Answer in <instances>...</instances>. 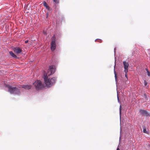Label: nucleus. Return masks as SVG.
<instances>
[{
	"label": "nucleus",
	"instance_id": "obj_12",
	"mask_svg": "<svg viewBox=\"0 0 150 150\" xmlns=\"http://www.w3.org/2000/svg\"><path fill=\"white\" fill-rule=\"evenodd\" d=\"M32 86L31 85H23L22 88L26 89H30L31 88Z\"/></svg>",
	"mask_w": 150,
	"mask_h": 150
},
{
	"label": "nucleus",
	"instance_id": "obj_21",
	"mask_svg": "<svg viewBox=\"0 0 150 150\" xmlns=\"http://www.w3.org/2000/svg\"><path fill=\"white\" fill-rule=\"evenodd\" d=\"M97 40H98V41H99L100 42H102V40L101 39H96L95 40V41H97Z\"/></svg>",
	"mask_w": 150,
	"mask_h": 150
},
{
	"label": "nucleus",
	"instance_id": "obj_6",
	"mask_svg": "<svg viewBox=\"0 0 150 150\" xmlns=\"http://www.w3.org/2000/svg\"><path fill=\"white\" fill-rule=\"evenodd\" d=\"M12 48L14 52L16 54H18L22 53L23 51L21 47H13Z\"/></svg>",
	"mask_w": 150,
	"mask_h": 150
},
{
	"label": "nucleus",
	"instance_id": "obj_1",
	"mask_svg": "<svg viewBox=\"0 0 150 150\" xmlns=\"http://www.w3.org/2000/svg\"><path fill=\"white\" fill-rule=\"evenodd\" d=\"M51 62L53 64L49 67L48 69L46 71H43L42 77L44 81V83L46 86L50 87L53 85L56 81L57 77H53L48 78V76L53 74L56 71V68L55 65H56L58 62L56 57H52Z\"/></svg>",
	"mask_w": 150,
	"mask_h": 150
},
{
	"label": "nucleus",
	"instance_id": "obj_28",
	"mask_svg": "<svg viewBox=\"0 0 150 150\" xmlns=\"http://www.w3.org/2000/svg\"><path fill=\"white\" fill-rule=\"evenodd\" d=\"M48 14L47 13V14H46V18H47V17H48Z\"/></svg>",
	"mask_w": 150,
	"mask_h": 150
},
{
	"label": "nucleus",
	"instance_id": "obj_24",
	"mask_svg": "<svg viewBox=\"0 0 150 150\" xmlns=\"http://www.w3.org/2000/svg\"><path fill=\"white\" fill-rule=\"evenodd\" d=\"M14 57L15 58H17V59H20V58H21V57Z\"/></svg>",
	"mask_w": 150,
	"mask_h": 150
},
{
	"label": "nucleus",
	"instance_id": "obj_9",
	"mask_svg": "<svg viewBox=\"0 0 150 150\" xmlns=\"http://www.w3.org/2000/svg\"><path fill=\"white\" fill-rule=\"evenodd\" d=\"M142 127L143 128V132L144 133H145L146 134H149V132H148V130H147L146 127L144 125H142Z\"/></svg>",
	"mask_w": 150,
	"mask_h": 150
},
{
	"label": "nucleus",
	"instance_id": "obj_30",
	"mask_svg": "<svg viewBox=\"0 0 150 150\" xmlns=\"http://www.w3.org/2000/svg\"><path fill=\"white\" fill-rule=\"evenodd\" d=\"M116 150H120V149L118 148H117Z\"/></svg>",
	"mask_w": 150,
	"mask_h": 150
},
{
	"label": "nucleus",
	"instance_id": "obj_13",
	"mask_svg": "<svg viewBox=\"0 0 150 150\" xmlns=\"http://www.w3.org/2000/svg\"><path fill=\"white\" fill-rule=\"evenodd\" d=\"M64 20V17H62L61 18V20H56V25H59L60 24H61L62 21Z\"/></svg>",
	"mask_w": 150,
	"mask_h": 150
},
{
	"label": "nucleus",
	"instance_id": "obj_5",
	"mask_svg": "<svg viewBox=\"0 0 150 150\" xmlns=\"http://www.w3.org/2000/svg\"><path fill=\"white\" fill-rule=\"evenodd\" d=\"M139 115L142 116H145L146 117H150V112H149L144 109H139Z\"/></svg>",
	"mask_w": 150,
	"mask_h": 150
},
{
	"label": "nucleus",
	"instance_id": "obj_3",
	"mask_svg": "<svg viewBox=\"0 0 150 150\" xmlns=\"http://www.w3.org/2000/svg\"><path fill=\"white\" fill-rule=\"evenodd\" d=\"M35 89L37 90H40L43 89L45 87L44 84L42 83L40 80H37L33 83Z\"/></svg>",
	"mask_w": 150,
	"mask_h": 150
},
{
	"label": "nucleus",
	"instance_id": "obj_11",
	"mask_svg": "<svg viewBox=\"0 0 150 150\" xmlns=\"http://www.w3.org/2000/svg\"><path fill=\"white\" fill-rule=\"evenodd\" d=\"M62 35L61 33L60 32H59L54 34L55 35V38H56L57 39H59L61 37Z\"/></svg>",
	"mask_w": 150,
	"mask_h": 150
},
{
	"label": "nucleus",
	"instance_id": "obj_18",
	"mask_svg": "<svg viewBox=\"0 0 150 150\" xmlns=\"http://www.w3.org/2000/svg\"><path fill=\"white\" fill-rule=\"evenodd\" d=\"M144 97L145 98V99L146 100H148V97L146 93H144Z\"/></svg>",
	"mask_w": 150,
	"mask_h": 150
},
{
	"label": "nucleus",
	"instance_id": "obj_2",
	"mask_svg": "<svg viewBox=\"0 0 150 150\" xmlns=\"http://www.w3.org/2000/svg\"><path fill=\"white\" fill-rule=\"evenodd\" d=\"M4 85L5 87L8 88V91L11 94L18 95L20 94V91L18 88L16 87H13L12 86L6 84L5 83H4Z\"/></svg>",
	"mask_w": 150,
	"mask_h": 150
},
{
	"label": "nucleus",
	"instance_id": "obj_17",
	"mask_svg": "<svg viewBox=\"0 0 150 150\" xmlns=\"http://www.w3.org/2000/svg\"><path fill=\"white\" fill-rule=\"evenodd\" d=\"M147 84H148V83L146 82V80H144V86H145L146 87V88H147L149 86L147 85Z\"/></svg>",
	"mask_w": 150,
	"mask_h": 150
},
{
	"label": "nucleus",
	"instance_id": "obj_7",
	"mask_svg": "<svg viewBox=\"0 0 150 150\" xmlns=\"http://www.w3.org/2000/svg\"><path fill=\"white\" fill-rule=\"evenodd\" d=\"M123 64L124 69V71L125 73H127L128 72V68L129 66V63L126 61H124L123 62Z\"/></svg>",
	"mask_w": 150,
	"mask_h": 150
},
{
	"label": "nucleus",
	"instance_id": "obj_19",
	"mask_svg": "<svg viewBox=\"0 0 150 150\" xmlns=\"http://www.w3.org/2000/svg\"><path fill=\"white\" fill-rule=\"evenodd\" d=\"M122 110V106L121 105H120V118L121 117V111Z\"/></svg>",
	"mask_w": 150,
	"mask_h": 150
},
{
	"label": "nucleus",
	"instance_id": "obj_27",
	"mask_svg": "<svg viewBox=\"0 0 150 150\" xmlns=\"http://www.w3.org/2000/svg\"><path fill=\"white\" fill-rule=\"evenodd\" d=\"M117 96V100H118V103H120V100H119V98H118V96Z\"/></svg>",
	"mask_w": 150,
	"mask_h": 150
},
{
	"label": "nucleus",
	"instance_id": "obj_16",
	"mask_svg": "<svg viewBox=\"0 0 150 150\" xmlns=\"http://www.w3.org/2000/svg\"><path fill=\"white\" fill-rule=\"evenodd\" d=\"M9 52L11 56H16L12 51H10Z\"/></svg>",
	"mask_w": 150,
	"mask_h": 150
},
{
	"label": "nucleus",
	"instance_id": "obj_23",
	"mask_svg": "<svg viewBox=\"0 0 150 150\" xmlns=\"http://www.w3.org/2000/svg\"><path fill=\"white\" fill-rule=\"evenodd\" d=\"M116 47H115V48L114 49V56H115V53L116 51Z\"/></svg>",
	"mask_w": 150,
	"mask_h": 150
},
{
	"label": "nucleus",
	"instance_id": "obj_8",
	"mask_svg": "<svg viewBox=\"0 0 150 150\" xmlns=\"http://www.w3.org/2000/svg\"><path fill=\"white\" fill-rule=\"evenodd\" d=\"M115 57V58H114V59H115V65H114V74H115V81H116V82L117 83V74H116V71H115V67L116 66V57Z\"/></svg>",
	"mask_w": 150,
	"mask_h": 150
},
{
	"label": "nucleus",
	"instance_id": "obj_31",
	"mask_svg": "<svg viewBox=\"0 0 150 150\" xmlns=\"http://www.w3.org/2000/svg\"><path fill=\"white\" fill-rule=\"evenodd\" d=\"M148 146L150 147V144H148Z\"/></svg>",
	"mask_w": 150,
	"mask_h": 150
},
{
	"label": "nucleus",
	"instance_id": "obj_25",
	"mask_svg": "<svg viewBox=\"0 0 150 150\" xmlns=\"http://www.w3.org/2000/svg\"><path fill=\"white\" fill-rule=\"evenodd\" d=\"M125 76L126 78L127 79V73H125Z\"/></svg>",
	"mask_w": 150,
	"mask_h": 150
},
{
	"label": "nucleus",
	"instance_id": "obj_29",
	"mask_svg": "<svg viewBox=\"0 0 150 150\" xmlns=\"http://www.w3.org/2000/svg\"><path fill=\"white\" fill-rule=\"evenodd\" d=\"M43 33H44V34H46V33H45V31H43Z\"/></svg>",
	"mask_w": 150,
	"mask_h": 150
},
{
	"label": "nucleus",
	"instance_id": "obj_26",
	"mask_svg": "<svg viewBox=\"0 0 150 150\" xmlns=\"http://www.w3.org/2000/svg\"><path fill=\"white\" fill-rule=\"evenodd\" d=\"M29 40H27L25 41V43H27L28 42Z\"/></svg>",
	"mask_w": 150,
	"mask_h": 150
},
{
	"label": "nucleus",
	"instance_id": "obj_10",
	"mask_svg": "<svg viewBox=\"0 0 150 150\" xmlns=\"http://www.w3.org/2000/svg\"><path fill=\"white\" fill-rule=\"evenodd\" d=\"M43 6L46 8L49 11L51 10V9L45 1H44L43 3Z\"/></svg>",
	"mask_w": 150,
	"mask_h": 150
},
{
	"label": "nucleus",
	"instance_id": "obj_14",
	"mask_svg": "<svg viewBox=\"0 0 150 150\" xmlns=\"http://www.w3.org/2000/svg\"><path fill=\"white\" fill-rule=\"evenodd\" d=\"M136 52H137L136 51L135 52V51L133 50V51H132V52H131V54H130V55L132 56H136Z\"/></svg>",
	"mask_w": 150,
	"mask_h": 150
},
{
	"label": "nucleus",
	"instance_id": "obj_20",
	"mask_svg": "<svg viewBox=\"0 0 150 150\" xmlns=\"http://www.w3.org/2000/svg\"><path fill=\"white\" fill-rule=\"evenodd\" d=\"M54 2L56 4H58L59 3V1L58 0H53Z\"/></svg>",
	"mask_w": 150,
	"mask_h": 150
},
{
	"label": "nucleus",
	"instance_id": "obj_4",
	"mask_svg": "<svg viewBox=\"0 0 150 150\" xmlns=\"http://www.w3.org/2000/svg\"><path fill=\"white\" fill-rule=\"evenodd\" d=\"M55 35H53L51 38V41L50 43L51 49L52 51H54L56 49V41L57 40L55 38Z\"/></svg>",
	"mask_w": 150,
	"mask_h": 150
},
{
	"label": "nucleus",
	"instance_id": "obj_22",
	"mask_svg": "<svg viewBox=\"0 0 150 150\" xmlns=\"http://www.w3.org/2000/svg\"><path fill=\"white\" fill-rule=\"evenodd\" d=\"M122 132V129L121 127H120V138H119V141L120 142V141L121 133Z\"/></svg>",
	"mask_w": 150,
	"mask_h": 150
},
{
	"label": "nucleus",
	"instance_id": "obj_15",
	"mask_svg": "<svg viewBox=\"0 0 150 150\" xmlns=\"http://www.w3.org/2000/svg\"><path fill=\"white\" fill-rule=\"evenodd\" d=\"M145 70L146 71L147 76L150 77V71L147 68L145 69Z\"/></svg>",
	"mask_w": 150,
	"mask_h": 150
}]
</instances>
